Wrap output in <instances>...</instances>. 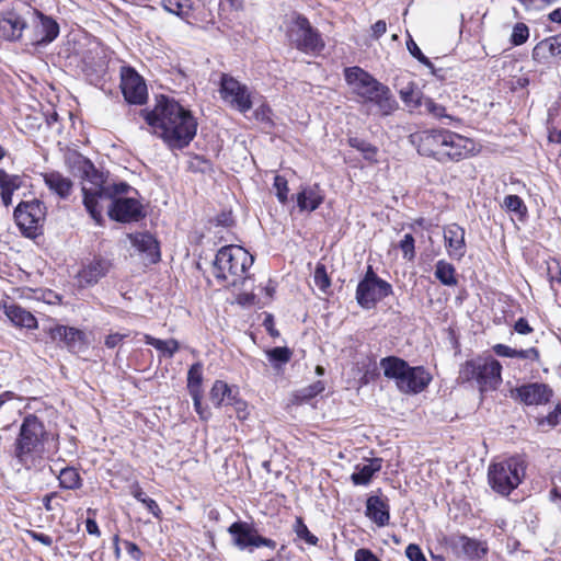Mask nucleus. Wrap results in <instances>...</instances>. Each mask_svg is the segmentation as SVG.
Wrapping results in <instances>:
<instances>
[{
	"label": "nucleus",
	"mask_w": 561,
	"mask_h": 561,
	"mask_svg": "<svg viewBox=\"0 0 561 561\" xmlns=\"http://www.w3.org/2000/svg\"><path fill=\"white\" fill-rule=\"evenodd\" d=\"M121 89L130 104H144L147 100V85L142 77L129 66L121 68Z\"/></svg>",
	"instance_id": "13"
},
{
	"label": "nucleus",
	"mask_w": 561,
	"mask_h": 561,
	"mask_svg": "<svg viewBox=\"0 0 561 561\" xmlns=\"http://www.w3.org/2000/svg\"><path fill=\"white\" fill-rule=\"evenodd\" d=\"M446 141L443 146L445 150L440 162L458 161L468 156L472 149V141L456 133L447 130Z\"/></svg>",
	"instance_id": "21"
},
{
	"label": "nucleus",
	"mask_w": 561,
	"mask_h": 561,
	"mask_svg": "<svg viewBox=\"0 0 561 561\" xmlns=\"http://www.w3.org/2000/svg\"><path fill=\"white\" fill-rule=\"evenodd\" d=\"M550 57H554L547 42H539L533 49V58L538 62H546Z\"/></svg>",
	"instance_id": "49"
},
{
	"label": "nucleus",
	"mask_w": 561,
	"mask_h": 561,
	"mask_svg": "<svg viewBox=\"0 0 561 561\" xmlns=\"http://www.w3.org/2000/svg\"><path fill=\"white\" fill-rule=\"evenodd\" d=\"M131 494L137 501L141 502L154 517L160 518L161 510L158 503L153 499L147 496L138 484L131 488Z\"/></svg>",
	"instance_id": "39"
},
{
	"label": "nucleus",
	"mask_w": 561,
	"mask_h": 561,
	"mask_svg": "<svg viewBox=\"0 0 561 561\" xmlns=\"http://www.w3.org/2000/svg\"><path fill=\"white\" fill-rule=\"evenodd\" d=\"M444 243L449 257L460 261L466 252V231L458 224H449L443 228Z\"/></svg>",
	"instance_id": "19"
},
{
	"label": "nucleus",
	"mask_w": 561,
	"mask_h": 561,
	"mask_svg": "<svg viewBox=\"0 0 561 561\" xmlns=\"http://www.w3.org/2000/svg\"><path fill=\"white\" fill-rule=\"evenodd\" d=\"M228 533L232 538V543L239 550H250L259 547H267L270 549L276 548V541L270 538L262 537L253 525L247 522H234L228 528Z\"/></svg>",
	"instance_id": "11"
},
{
	"label": "nucleus",
	"mask_w": 561,
	"mask_h": 561,
	"mask_svg": "<svg viewBox=\"0 0 561 561\" xmlns=\"http://www.w3.org/2000/svg\"><path fill=\"white\" fill-rule=\"evenodd\" d=\"M191 397H192V400H193V404H194V409L196 411V413L203 419V420H206L208 419V416L210 415L209 411L204 408L202 405V397H203V391L202 392H193V393H190Z\"/></svg>",
	"instance_id": "53"
},
{
	"label": "nucleus",
	"mask_w": 561,
	"mask_h": 561,
	"mask_svg": "<svg viewBox=\"0 0 561 561\" xmlns=\"http://www.w3.org/2000/svg\"><path fill=\"white\" fill-rule=\"evenodd\" d=\"M561 417V404H558L553 411L547 415V422L549 425L554 426L559 423Z\"/></svg>",
	"instance_id": "64"
},
{
	"label": "nucleus",
	"mask_w": 561,
	"mask_h": 561,
	"mask_svg": "<svg viewBox=\"0 0 561 561\" xmlns=\"http://www.w3.org/2000/svg\"><path fill=\"white\" fill-rule=\"evenodd\" d=\"M399 95L403 103L412 108H419V101L423 99V94L417 90L413 82H410L407 87L399 91Z\"/></svg>",
	"instance_id": "36"
},
{
	"label": "nucleus",
	"mask_w": 561,
	"mask_h": 561,
	"mask_svg": "<svg viewBox=\"0 0 561 561\" xmlns=\"http://www.w3.org/2000/svg\"><path fill=\"white\" fill-rule=\"evenodd\" d=\"M407 48L409 53L417 59L425 67H432V61L422 53L417 44L413 41L412 36L409 34V38L407 41Z\"/></svg>",
	"instance_id": "50"
},
{
	"label": "nucleus",
	"mask_w": 561,
	"mask_h": 561,
	"mask_svg": "<svg viewBox=\"0 0 561 561\" xmlns=\"http://www.w3.org/2000/svg\"><path fill=\"white\" fill-rule=\"evenodd\" d=\"M354 559L355 561H379V559L366 548L357 549Z\"/></svg>",
	"instance_id": "59"
},
{
	"label": "nucleus",
	"mask_w": 561,
	"mask_h": 561,
	"mask_svg": "<svg viewBox=\"0 0 561 561\" xmlns=\"http://www.w3.org/2000/svg\"><path fill=\"white\" fill-rule=\"evenodd\" d=\"M348 144L352 148L357 149L358 151L364 153V157L368 160H373L376 156L377 149L368 141L360 139L358 137H351L348 139Z\"/></svg>",
	"instance_id": "44"
},
{
	"label": "nucleus",
	"mask_w": 561,
	"mask_h": 561,
	"mask_svg": "<svg viewBox=\"0 0 561 561\" xmlns=\"http://www.w3.org/2000/svg\"><path fill=\"white\" fill-rule=\"evenodd\" d=\"M405 556L410 561H427L421 548L415 543H410L407 547Z\"/></svg>",
	"instance_id": "55"
},
{
	"label": "nucleus",
	"mask_w": 561,
	"mask_h": 561,
	"mask_svg": "<svg viewBox=\"0 0 561 561\" xmlns=\"http://www.w3.org/2000/svg\"><path fill=\"white\" fill-rule=\"evenodd\" d=\"M313 280H314L316 286L322 291H325L330 287L331 282L327 274V270H325L324 265H322V264L317 265V267L314 270V274H313Z\"/></svg>",
	"instance_id": "47"
},
{
	"label": "nucleus",
	"mask_w": 561,
	"mask_h": 561,
	"mask_svg": "<svg viewBox=\"0 0 561 561\" xmlns=\"http://www.w3.org/2000/svg\"><path fill=\"white\" fill-rule=\"evenodd\" d=\"M323 202V195L319 192L318 186L305 187L297 194V206L301 211H313Z\"/></svg>",
	"instance_id": "30"
},
{
	"label": "nucleus",
	"mask_w": 561,
	"mask_h": 561,
	"mask_svg": "<svg viewBox=\"0 0 561 561\" xmlns=\"http://www.w3.org/2000/svg\"><path fill=\"white\" fill-rule=\"evenodd\" d=\"M75 167L82 179L83 204L96 225L103 222V203L112 202L114 198L124 197L133 188L125 182L107 184L103 174L94 164L82 156H77Z\"/></svg>",
	"instance_id": "2"
},
{
	"label": "nucleus",
	"mask_w": 561,
	"mask_h": 561,
	"mask_svg": "<svg viewBox=\"0 0 561 561\" xmlns=\"http://www.w3.org/2000/svg\"><path fill=\"white\" fill-rule=\"evenodd\" d=\"M393 294L390 283L380 278L373 266L368 265L363 279L356 287V301L364 309H373L383 298Z\"/></svg>",
	"instance_id": "10"
},
{
	"label": "nucleus",
	"mask_w": 561,
	"mask_h": 561,
	"mask_svg": "<svg viewBox=\"0 0 561 561\" xmlns=\"http://www.w3.org/2000/svg\"><path fill=\"white\" fill-rule=\"evenodd\" d=\"M382 459L373 458L366 465H358L351 476V480L355 485H367L370 483L374 474L381 470Z\"/></svg>",
	"instance_id": "29"
},
{
	"label": "nucleus",
	"mask_w": 561,
	"mask_h": 561,
	"mask_svg": "<svg viewBox=\"0 0 561 561\" xmlns=\"http://www.w3.org/2000/svg\"><path fill=\"white\" fill-rule=\"evenodd\" d=\"M44 435L45 427L38 417L34 414L26 415L14 444V456L21 466H26L31 454L41 450Z\"/></svg>",
	"instance_id": "8"
},
{
	"label": "nucleus",
	"mask_w": 561,
	"mask_h": 561,
	"mask_svg": "<svg viewBox=\"0 0 561 561\" xmlns=\"http://www.w3.org/2000/svg\"><path fill=\"white\" fill-rule=\"evenodd\" d=\"M379 91L383 94H381L382 98L377 107L383 116L391 115L394 111L398 110L399 104L387 85L383 84Z\"/></svg>",
	"instance_id": "38"
},
{
	"label": "nucleus",
	"mask_w": 561,
	"mask_h": 561,
	"mask_svg": "<svg viewBox=\"0 0 561 561\" xmlns=\"http://www.w3.org/2000/svg\"><path fill=\"white\" fill-rule=\"evenodd\" d=\"M22 186V178L16 174H9L0 169V190L1 192H15Z\"/></svg>",
	"instance_id": "41"
},
{
	"label": "nucleus",
	"mask_w": 561,
	"mask_h": 561,
	"mask_svg": "<svg viewBox=\"0 0 561 561\" xmlns=\"http://www.w3.org/2000/svg\"><path fill=\"white\" fill-rule=\"evenodd\" d=\"M161 7L182 21H188L194 12L193 0H161Z\"/></svg>",
	"instance_id": "31"
},
{
	"label": "nucleus",
	"mask_w": 561,
	"mask_h": 561,
	"mask_svg": "<svg viewBox=\"0 0 561 561\" xmlns=\"http://www.w3.org/2000/svg\"><path fill=\"white\" fill-rule=\"evenodd\" d=\"M266 355L274 367L278 368L290 360L291 352L288 347H274L266 351Z\"/></svg>",
	"instance_id": "42"
},
{
	"label": "nucleus",
	"mask_w": 561,
	"mask_h": 561,
	"mask_svg": "<svg viewBox=\"0 0 561 561\" xmlns=\"http://www.w3.org/2000/svg\"><path fill=\"white\" fill-rule=\"evenodd\" d=\"M54 341H61L66 347L73 353L83 352L87 348L85 334L83 331L66 325H56L49 330Z\"/></svg>",
	"instance_id": "20"
},
{
	"label": "nucleus",
	"mask_w": 561,
	"mask_h": 561,
	"mask_svg": "<svg viewBox=\"0 0 561 561\" xmlns=\"http://www.w3.org/2000/svg\"><path fill=\"white\" fill-rule=\"evenodd\" d=\"M447 130H424L415 134L412 139L416 144L417 152L422 156L432 157L437 161H442L445 148H443Z\"/></svg>",
	"instance_id": "16"
},
{
	"label": "nucleus",
	"mask_w": 561,
	"mask_h": 561,
	"mask_svg": "<svg viewBox=\"0 0 561 561\" xmlns=\"http://www.w3.org/2000/svg\"><path fill=\"white\" fill-rule=\"evenodd\" d=\"M274 187L276 190V196L282 204L287 202L288 185L284 176L276 175L274 179Z\"/></svg>",
	"instance_id": "52"
},
{
	"label": "nucleus",
	"mask_w": 561,
	"mask_h": 561,
	"mask_svg": "<svg viewBox=\"0 0 561 561\" xmlns=\"http://www.w3.org/2000/svg\"><path fill=\"white\" fill-rule=\"evenodd\" d=\"M254 257L244 248L236 244L218 250L214 261V275L226 287H238L250 278L249 270Z\"/></svg>",
	"instance_id": "3"
},
{
	"label": "nucleus",
	"mask_w": 561,
	"mask_h": 561,
	"mask_svg": "<svg viewBox=\"0 0 561 561\" xmlns=\"http://www.w3.org/2000/svg\"><path fill=\"white\" fill-rule=\"evenodd\" d=\"M131 244L142 253H146L152 263L160 260L159 243L148 232H137L129 236Z\"/></svg>",
	"instance_id": "26"
},
{
	"label": "nucleus",
	"mask_w": 561,
	"mask_h": 561,
	"mask_svg": "<svg viewBox=\"0 0 561 561\" xmlns=\"http://www.w3.org/2000/svg\"><path fill=\"white\" fill-rule=\"evenodd\" d=\"M493 351L497 356L510 357V358L516 357V350L512 348L505 344H495L493 346Z\"/></svg>",
	"instance_id": "57"
},
{
	"label": "nucleus",
	"mask_w": 561,
	"mask_h": 561,
	"mask_svg": "<svg viewBox=\"0 0 561 561\" xmlns=\"http://www.w3.org/2000/svg\"><path fill=\"white\" fill-rule=\"evenodd\" d=\"M220 95L231 107L241 113H247L252 107L251 93L247 85L240 83L233 77L224 73L220 79Z\"/></svg>",
	"instance_id": "12"
},
{
	"label": "nucleus",
	"mask_w": 561,
	"mask_h": 561,
	"mask_svg": "<svg viewBox=\"0 0 561 561\" xmlns=\"http://www.w3.org/2000/svg\"><path fill=\"white\" fill-rule=\"evenodd\" d=\"M435 277L445 286H455L458 283L455 266L445 260L437 261Z\"/></svg>",
	"instance_id": "32"
},
{
	"label": "nucleus",
	"mask_w": 561,
	"mask_h": 561,
	"mask_svg": "<svg viewBox=\"0 0 561 561\" xmlns=\"http://www.w3.org/2000/svg\"><path fill=\"white\" fill-rule=\"evenodd\" d=\"M553 396L552 389L540 382L526 383L511 391V397L519 400L526 405H540L550 401Z\"/></svg>",
	"instance_id": "17"
},
{
	"label": "nucleus",
	"mask_w": 561,
	"mask_h": 561,
	"mask_svg": "<svg viewBox=\"0 0 561 561\" xmlns=\"http://www.w3.org/2000/svg\"><path fill=\"white\" fill-rule=\"evenodd\" d=\"M516 357L523 359H539V351L536 347H530L527 350H516Z\"/></svg>",
	"instance_id": "58"
},
{
	"label": "nucleus",
	"mask_w": 561,
	"mask_h": 561,
	"mask_svg": "<svg viewBox=\"0 0 561 561\" xmlns=\"http://www.w3.org/2000/svg\"><path fill=\"white\" fill-rule=\"evenodd\" d=\"M514 329L519 334H528L533 332V328L529 325L525 318H519L514 325Z\"/></svg>",
	"instance_id": "62"
},
{
	"label": "nucleus",
	"mask_w": 561,
	"mask_h": 561,
	"mask_svg": "<svg viewBox=\"0 0 561 561\" xmlns=\"http://www.w3.org/2000/svg\"><path fill=\"white\" fill-rule=\"evenodd\" d=\"M236 394H239V389L236 386H229L224 380H216L209 392V399L214 407L221 408L229 405Z\"/></svg>",
	"instance_id": "27"
},
{
	"label": "nucleus",
	"mask_w": 561,
	"mask_h": 561,
	"mask_svg": "<svg viewBox=\"0 0 561 561\" xmlns=\"http://www.w3.org/2000/svg\"><path fill=\"white\" fill-rule=\"evenodd\" d=\"M325 387L323 381H316L312 385H309L308 387L302 388L299 391V398L302 400H309L314 398L316 396L320 394L322 391H324Z\"/></svg>",
	"instance_id": "51"
},
{
	"label": "nucleus",
	"mask_w": 561,
	"mask_h": 561,
	"mask_svg": "<svg viewBox=\"0 0 561 561\" xmlns=\"http://www.w3.org/2000/svg\"><path fill=\"white\" fill-rule=\"evenodd\" d=\"M46 210L45 204L37 198L19 203L14 209V219L24 237L35 239L43 233Z\"/></svg>",
	"instance_id": "9"
},
{
	"label": "nucleus",
	"mask_w": 561,
	"mask_h": 561,
	"mask_svg": "<svg viewBox=\"0 0 561 561\" xmlns=\"http://www.w3.org/2000/svg\"><path fill=\"white\" fill-rule=\"evenodd\" d=\"M203 364L201 362L194 363L187 371V389L190 393L202 392L203 382Z\"/></svg>",
	"instance_id": "35"
},
{
	"label": "nucleus",
	"mask_w": 561,
	"mask_h": 561,
	"mask_svg": "<svg viewBox=\"0 0 561 561\" xmlns=\"http://www.w3.org/2000/svg\"><path fill=\"white\" fill-rule=\"evenodd\" d=\"M459 541L461 543L463 553L470 559H480L486 552V549L474 539L462 536L460 537Z\"/></svg>",
	"instance_id": "37"
},
{
	"label": "nucleus",
	"mask_w": 561,
	"mask_h": 561,
	"mask_svg": "<svg viewBox=\"0 0 561 561\" xmlns=\"http://www.w3.org/2000/svg\"><path fill=\"white\" fill-rule=\"evenodd\" d=\"M419 108H423L425 113L432 115L435 118H449V116L446 114V108L428 96H423V99L419 101Z\"/></svg>",
	"instance_id": "40"
},
{
	"label": "nucleus",
	"mask_w": 561,
	"mask_h": 561,
	"mask_svg": "<svg viewBox=\"0 0 561 561\" xmlns=\"http://www.w3.org/2000/svg\"><path fill=\"white\" fill-rule=\"evenodd\" d=\"M37 21L28 34V42L34 46H46L59 35V25L51 16L36 11Z\"/></svg>",
	"instance_id": "18"
},
{
	"label": "nucleus",
	"mask_w": 561,
	"mask_h": 561,
	"mask_svg": "<svg viewBox=\"0 0 561 561\" xmlns=\"http://www.w3.org/2000/svg\"><path fill=\"white\" fill-rule=\"evenodd\" d=\"M229 405L233 407L236 412H237V415L239 419H245L247 415H248V411H247V408H248V404L245 401H243L239 394H236V397L233 398V400L229 403Z\"/></svg>",
	"instance_id": "56"
},
{
	"label": "nucleus",
	"mask_w": 561,
	"mask_h": 561,
	"mask_svg": "<svg viewBox=\"0 0 561 561\" xmlns=\"http://www.w3.org/2000/svg\"><path fill=\"white\" fill-rule=\"evenodd\" d=\"M46 186L60 198H67L72 188V182L57 171L46 172L43 174Z\"/></svg>",
	"instance_id": "28"
},
{
	"label": "nucleus",
	"mask_w": 561,
	"mask_h": 561,
	"mask_svg": "<svg viewBox=\"0 0 561 561\" xmlns=\"http://www.w3.org/2000/svg\"><path fill=\"white\" fill-rule=\"evenodd\" d=\"M344 72L345 80L353 92L364 100H367L369 95L378 92L380 88L383 87V84L376 80L370 73L357 66L346 68Z\"/></svg>",
	"instance_id": "15"
},
{
	"label": "nucleus",
	"mask_w": 561,
	"mask_h": 561,
	"mask_svg": "<svg viewBox=\"0 0 561 561\" xmlns=\"http://www.w3.org/2000/svg\"><path fill=\"white\" fill-rule=\"evenodd\" d=\"M59 485L65 490H77L81 486L82 480L79 472L72 467H66L58 474Z\"/></svg>",
	"instance_id": "34"
},
{
	"label": "nucleus",
	"mask_w": 561,
	"mask_h": 561,
	"mask_svg": "<svg viewBox=\"0 0 561 561\" xmlns=\"http://www.w3.org/2000/svg\"><path fill=\"white\" fill-rule=\"evenodd\" d=\"M365 514L379 527L388 525L390 520L388 499L378 495H370L366 501Z\"/></svg>",
	"instance_id": "23"
},
{
	"label": "nucleus",
	"mask_w": 561,
	"mask_h": 561,
	"mask_svg": "<svg viewBox=\"0 0 561 561\" xmlns=\"http://www.w3.org/2000/svg\"><path fill=\"white\" fill-rule=\"evenodd\" d=\"M152 133L171 150L187 147L197 133V119L192 112L174 99L161 96L150 112L141 111Z\"/></svg>",
	"instance_id": "1"
},
{
	"label": "nucleus",
	"mask_w": 561,
	"mask_h": 561,
	"mask_svg": "<svg viewBox=\"0 0 561 561\" xmlns=\"http://www.w3.org/2000/svg\"><path fill=\"white\" fill-rule=\"evenodd\" d=\"M286 36L293 47L308 55H319L325 46L320 32L301 14L290 19Z\"/></svg>",
	"instance_id": "7"
},
{
	"label": "nucleus",
	"mask_w": 561,
	"mask_h": 561,
	"mask_svg": "<svg viewBox=\"0 0 561 561\" xmlns=\"http://www.w3.org/2000/svg\"><path fill=\"white\" fill-rule=\"evenodd\" d=\"M506 210L513 211L519 216L527 214V207L524 201L518 195H507L504 198L503 205Z\"/></svg>",
	"instance_id": "43"
},
{
	"label": "nucleus",
	"mask_w": 561,
	"mask_h": 561,
	"mask_svg": "<svg viewBox=\"0 0 561 561\" xmlns=\"http://www.w3.org/2000/svg\"><path fill=\"white\" fill-rule=\"evenodd\" d=\"M145 343L160 351L163 356L169 358L173 357L180 347L179 342L174 339L160 340L148 334L145 335Z\"/></svg>",
	"instance_id": "33"
},
{
	"label": "nucleus",
	"mask_w": 561,
	"mask_h": 561,
	"mask_svg": "<svg viewBox=\"0 0 561 561\" xmlns=\"http://www.w3.org/2000/svg\"><path fill=\"white\" fill-rule=\"evenodd\" d=\"M26 27L25 19L15 11H7L0 14V38L14 42L22 37Z\"/></svg>",
	"instance_id": "22"
},
{
	"label": "nucleus",
	"mask_w": 561,
	"mask_h": 561,
	"mask_svg": "<svg viewBox=\"0 0 561 561\" xmlns=\"http://www.w3.org/2000/svg\"><path fill=\"white\" fill-rule=\"evenodd\" d=\"M527 463L522 456L494 461L488 469L490 488L502 496L510 495L523 482Z\"/></svg>",
	"instance_id": "5"
},
{
	"label": "nucleus",
	"mask_w": 561,
	"mask_h": 561,
	"mask_svg": "<svg viewBox=\"0 0 561 561\" xmlns=\"http://www.w3.org/2000/svg\"><path fill=\"white\" fill-rule=\"evenodd\" d=\"M415 241L411 233L404 234L403 239L399 243V248L403 252V257L408 261H412L415 257Z\"/></svg>",
	"instance_id": "48"
},
{
	"label": "nucleus",
	"mask_w": 561,
	"mask_h": 561,
	"mask_svg": "<svg viewBox=\"0 0 561 561\" xmlns=\"http://www.w3.org/2000/svg\"><path fill=\"white\" fill-rule=\"evenodd\" d=\"M28 535L33 540L38 541L46 547H51L54 543L53 538L46 534L31 530L28 531Z\"/></svg>",
	"instance_id": "60"
},
{
	"label": "nucleus",
	"mask_w": 561,
	"mask_h": 561,
	"mask_svg": "<svg viewBox=\"0 0 561 561\" xmlns=\"http://www.w3.org/2000/svg\"><path fill=\"white\" fill-rule=\"evenodd\" d=\"M124 337H125V335H123V334L113 333V334H110L106 336L104 343H105L106 347L114 348L123 341Z\"/></svg>",
	"instance_id": "63"
},
{
	"label": "nucleus",
	"mask_w": 561,
	"mask_h": 561,
	"mask_svg": "<svg viewBox=\"0 0 561 561\" xmlns=\"http://www.w3.org/2000/svg\"><path fill=\"white\" fill-rule=\"evenodd\" d=\"M125 547H126V550H127V553L135 560V561H140L141 558H142V552L140 550V548L135 543V542H131V541H125Z\"/></svg>",
	"instance_id": "61"
},
{
	"label": "nucleus",
	"mask_w": 561,
	"mask_h": 561,
	"mask_svg": "<svg viewBox=\"0 0 561 561\" xmlns=\"http://www.w3.org/2000/svg\"><path fill=\"white\" fill-rule=\"evenodd\" d=\"M294 531L296 533L299 539L305 540L307 543L311 546H316L318 543V538L309 531L307 525L304 523V519L301 517L296 518Z\"/></svg>",
	"instance_id": "45"
},
{
	"label": "nucleus",
	"mask_w": 561,
	"mask_h": 561,
	"mask_svg": "<svg viewBox=\"0 0 561 561\" xmlns=\"http://www.w3.org/2000/svg\"><path fill=\"white\" fill-rule=\"evenodd\" d=\"M3 308L4 314L14 327L25 328L27 330L37 328L36 318L21 306L16 304H4Z\"/></svg>",
	"instance_id": "25"
},
{
	"label": "nucleus",
	"mask_w": 561,
	"mask_h": 561,
	"mask_svg": "<svg viewBox=\"0 0 561 561\" xmlns=\"http://www.w3.org/2000/svg\"><path fill=\"white\" fill-rule=\"evenodd\" d=\"M502 365L492 356L466 360L460 368L462 381H476L481 392L495 390L502 381Z\"/></svg>",
	"instance_id": "6"
},
{
	"label": "nucleus",
	"mask_w": 561,
	"mask_h": 561,
	"mask_svg": "<svg viewBox=\"0 0 561 561\" xmlns=\"http://www.w3.org/2000/svg\"><path fill=\"white\" fill-rule=\"evenodd\" d=\"M107 213L111 219L118 222H136L145 218L141 203L135 197H117L110 202Z\"/></svg>",
	"instance_id": "14"
},
{
	"label": "nucleus",
	"mask_w": 561,
	"mask_h": 561,
	"mask_svg": "<svg viewBox=\"0 0 561 561\" xmlns=\"http://www.w3.org/2000/svg\"><path fill=\"white\" fill-rule=\"evenodd\" d=\"M271 115H272V110L268 105L266 104H262L260 105L255 112H254V116L257 121L262 122V123H265L267 125H273V122H272V118H271Z\"/></svg>",
	"instance_id": "54"
},
{
	"label": "nucleus",
	"mask_w": 561,
	"mask_h": 561,
	"mask_svg": "<svg viewBox=\"0 0 561 561\" xmlns=\"http://www.w3.org/2000/svg\"><path fill=\"white\" fill-rule=\"evenodd\" d=\"M528 26L524 23H516L511 35L512 44L515 46L522 45L528 39Z\"/></svg>",
	"instance_id": "46"
},
{
	"label": "nucleus",
	"mask_w": 561,
	"mask_h": 561,
	"mask_svg": "<svg viewBox=\"0 0 561 561\" xmlns=\"http://www.w3.org/2000/svg\"><path fill=\"white\" fill-rule=\"evenodd\" d=\"M385 377L393 379L403 393H420L431 382V374L423 367L410 366L405 360L389 356L380 360Z\"/></svg>",
	"instance_id": "4"
},
{
	"label": "nucleus",
	"mask_w": 561,
	"mask_h": 561,
	"mask_svg": "<svg viewBox=\"0 0 561 561\" xmlns=\"http://www.w3.org/2000/svg\"><path fill=\"white\" fill-rule=\"evenodd\" d=\"M111 268V262L103 257H95L83 266L78 276L81 283L94 285L104 277Z\"/></svg>",
	"instance_id": "24"
}]
</instances>
